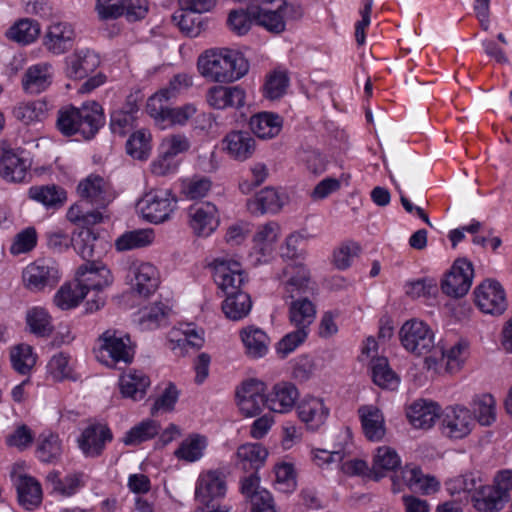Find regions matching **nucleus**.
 I'll return each instance as SVG.
<instances>
[{
  "label": "nucleus",
  "mask_w": 512,
  "mask_h": 512,
  "mask_svg": "<svg viewBox=\"0 0 512 512\" xmlns=\"http://www.w3.org/2000/svg\"><path fill=\"white\" fill-rule=\"evenodd\" d=\"M287 277L285 282V296L290 298L289 321L295 328L310 331V326L316 318V306L309 299L314 293L310 284L309 272L301 264L288 265L284 270Z\"/></svg>",
  "instance_id": "1"
},
{
  "label": "nucleus",
  "mask_w": 512,
  "mask_h": 512,
  "mask_svg": "<svg viewBox=\"0 0 512 512\" xmlns=\"http://www.w3.org/2000/svg\"><path fill=\"white\" fill-rule=\"evenodd\" d=\"M199 73L216 83H231L245 76L249 63L243 54L230 49H210L197 61Z\"/></svg>",
  "instance_id": "2"
},
{
  "label": "nucleus",
  "mask_w": 512,
  "mask_h": 512,
  "mask_svg": "<svg viewBox=\"0 0 512 512\" xmlns=\"http://www.w3.org/2000/svg\"><path fill=\"white\" fill-rule=\"evenodd\" d=\"M102 107L95 101L83 103L81 107L65 106L59 109L56 127L64 136L79 134L84 139L93 138L104 125Z\"/></svg>",
  "instance_id": "3"
},
{
  "label": "nucleus",
  "mask_w": 512,
  "mask_h": 512,
  "mask_svg": "<svg viewBox=\"0 0 512 512\" xmlns=\"http://www.w3.org/2000/svg\"><path fill=\"white\" fill-rule=\"evenodd\" d=\"M75 280L86 295L94 292V296L86 302L87 312H95L104 306L105 297L101 292L113 282V276L105 265L97 261H87L77 269Z\"/></svg>",
  "instance_id": "4"
},
{
  "label": "nucleus",
  "mask_w": 512,
  "mask_h": 512,
  "mask_svg": "<svg viewBox=\"0 0 512 512\" xmlns=\"http://www.w3.org/2000/svg\"><path fill=\"white\" fill-rule=\"evenodd\" d=\"M255 23L268 32L282 33L286 28L285 18L300 15V6L286 0H259L257 6L251 7Z\"/></svg>",
  "instance_id": "5"
},
{
  "label": "nucleus",
  "mask_w": 512,
  "mask_h": 512,
  "mask_svg": "<svg viewBox=\"0 0 512 512\" xmlns=\"http://www.w3.org/2000/svg\"><path fill=\"white\" fill-rule=\"evenodd\" d=\"M99 343L97 358L107 366L132 361L134 349L127 334L109 329L99 337Z\"/></svg>",
  "instance_id": "6"
},
{
  "label": "nucleus",
  "mask_w": 512,
  "mask_h": 512,
  "mask_svg": "<svg viewBox=\"0 0 512 512\" xmlns=\"http://www.w3.org/2000/svg\"><path fill=\"white\" fill-rule=\"evenodd\" d=\"M177 200L169 189L151 190L138 201L137 209L148 222L167 221L176 208Z\"/></svg>",
  "instance_id": "7"
},
{
  "label": "nucleus",
  "mask_w": 512,
  "mask_h": 512,
  "mask_svg": "<svg viewBox=\"0 0 512 512\" xmlns=\"http://www.w3.org/2000/svg\"><path fill=\"white\" fill-rule=\"evenodd\" d=\"M402 347L415 356L427 355L435 346V336L431 328L423 321L411 319L399 330Z\"/></svg>",
  "instance_id": "8"
},
{
  "label": "nucleus",
  "mask_w": 512,
  "mask_h": 512,
  "mask_svg": "<svg viewBox=\"0 0 512 512\" xmlns=\"http://www.w3.org/2000/svg\"><path fill=\"white\" fill-rule=\"evenodd\" d=\"M125 270L126 281L137 295L149 297L158 289L160 275L153 264L136 259L128 261Z\"/></svg>",
  "instance_id": "9"
},
{
  "label": "nucleus",
  "mask_w": 512,
  "mask_h": 512,
  "mask_svg": "<svg viewBox=\"0 0 512 512\" xmlns=\"http://www.w3.org/2000/svg\"><path fill=\"white\" fill-rule=\"evenodd\" d=\"M187 225L199 238L210 237L220 225L217 206L209 201L197 202L187 208Z\"/></svg>",
  "instance_id": "10"
},
{
  "label": "nucleus",
  "mask_w": 512,
  "mask_h": 512,
  "mask_svg": "<svg viewBox=\"0 0 512 512\" xmlns=\"http://www.w3.org/2000/svg\"><path fill=\"white\" fill-rule=\"evenodd\" d=\"M25 287L31 291L54 288L61 275L58 264L52 259H39L29 264L22 273Z\"/></svg>",
  "instance_id": "11"
},
{
  "label": "nucleus",
  "mask_w": 512,
  "mask_h": 512,
  "mask_svg": "<svg viewBox=\"0 0 512 512\" xmlns=\"http://www.w3.org/2000/svg\"><path fill=\"white\" fill-rule=\"evenodd\" d=\"M213 277L216 285L224 294L242 292L245 282L241 264L233 259L217 258L213 262Z\"/></svg>",
  "instance_id": "12"
},
{
  "label": "nucleus",
  "mask_w": 512,
  "mask_h": 512,
  "mask_svg": "<svg viewBox=\"0 0 512 512\" xmlns=\"http://www.w3.org/2000/svg\"><path fill=\"white\" fill-rule=\"evenodd\" d=\"M190 142L184 134H174L165 137L160 145V154L152 164V171L156 175H166L176 169L175 156L187 151Z\"/></svg>",
  "instance_id": "13"
},
{
  "label": "nucleus",
  "mask_w": 512,
  "mask_h": 512,
  "mask_svg": "<svg viewBox=\"0 0 512 512\" xmlns=\"http://www.w3.org/2000/svg\"><path fill=\"white\" fill-rule=\"evenodd\" d=\"M474 276L472 263L458 259L441 283L443 293L451 297H462L469 291Z\"/></svg>",
  "instance_id": "14"
},
{
  "label": "nucleus",
  "mask_w": 512,
  "mask_h": 512,
  "mask_svg": "<svg viewBox=\"0 0 512 512\" xmlns=\"http://www.w3.org/2000/svg\"><path fill=\"white\" fill-rule=\"evenodd\" d=\"M77 192L83 201L97 208L107 207L115 198L110 184L101 176L90 174L81 180Z\"/></svg>",
  "instance_id": "15"
},
{
  "label": "nucleus",
  "mask_w": 512,
  "mask_h": 512,
  "mask_svg": "<svg viewBox=\"0 0 512 512\" xmlns=\"http://www.w3.org/2000/svg\"><path fill=\"white\" fill-rule=\"evenodd\" d=\"M394 491H400L407 486L413 492L431 494L438 490L439 482L433 476L423 474L422 470L413 464L406 465L392 477Z\"/></svg>",
  "instance_id": "16"
},
{
  "label": "nucleus",
  "mask_w": 512,
  "mask_h": 512,
  "mask_svg": "<svg viewBox=\"0 0 512 512\" xmlns=\"http://www.w3.org/2000/svg\"><path fill=\"white\" fill-rule=\"evenodd\" d=\"M265 385L263 382L250 379L242 383L236 390L239 410L246 417H254L266 406Z\"/></svg>",
  "instance_id": "17"
},
{
  "label": "nucleus",
  "mask_w": 512,
  "mask_h": 512,
  "mask_svg": "<svg viewBox=\"0 0 512 512\" xmlns=\"http://www.w3.org/2000/svg\"><path fill=\"white\" fill-rule=\"evenodd\" d=\"M475 302L486 314L500 315L507 307L504 289L499 282L487 279L475 289Z\"/></svg>",
  "instance_id": "18"
},
{
  "label": "nucleus",
  "mask_w": 512,
  "mask_h": 512,
  "mask_svg": "<svg viewBox=\"0 0 512 512\" xmlns=\"http://www.w3.org/2000/svg\"><path fill=\"white\" fill-rule=\"evenodd\" d=\"M226 490L224 473L219 470H209L199 475L195 486V497L198 502L209 507L214 500L223 498Z\"/></svg>",
  "instance_id": "19"
},
{
  "label": "nucleus",
  "mask_w": 512,
  "mask_h": 512,
  "mask_svg": "<svg viewBox=\"0 0 512 512\" xmlns=\"http://www.w3.org/2000/svg\"><path fill=\"white\" fill-rule=\"evenodd\" d=\"M112 439L111 429L107 425L96 423L87 426L82 431L77 439V444L85 457L95 458L103 453L106 444Z\"/></svg>",
  "instance_id": "20"
},
{
  "label": "nucleus",
  "mask_w": 512,
  "mask_h": 512,
  "mask_svg": "<svg viewBox=\"0 0 512 512\" xmlns=\"http://www.w3.org/2000/svg\"><path fill=\"white\" fill-rule=\"evenodd\" d=\"M298 418L310 431H318L327 421L330 408L320 397L307 395L296 406Z\"/></svg>",
  "instance_id": "21"
},
{
  "label": "nucleus",
  "mask_w": 512,
  "mask_h": 512,
  "mask_svg": "<svg viewBox=\"0 0 512 512\" xmlns=\"http://www.w3.org/2000/svg\"><path fill=\"white\" fill-rule=\"evenodd\" d=\"M207 104L216 110L240 109L246 101L245 90L240 86H212L205 95Z\"/></svg>",
  "instance_id": "22"
},
{
  "label": "nucleus",
  "mask_w": 512,
  "mask_h": 512,
  "mask_svg": "<svg viewBox=\"0 0 512 512\" xmlns=\"http://www.w3.org/2000/svg\"><path fill=\"white\" fill-rule=\"evenodd\" d=\"M443 432L450 438L461 439L467 436L474 426V418L468 408L448 407L442 420Z\"/></svg>",
  "instance_id": "23"
},
{
  "label": "nucleus",
  "mask_w": 512,
  "mask_h": 512,
  "mask_svg": "<svg viewBox=\"0 0 512 512\" xmlns=\"http://www.w3.org/2000/svg\"><path fill=\"white\" fill-rule=\"evenodd\" d=\"M75 39V31L67 22H54L49 25L44 36L45 48L54 55H61L70 50Z\"/></svg>",
  "instance_id": "24"
},
{
  "label": "nucleus",
  "mask_w": 512,
  "mask_h": 512,
  "mask_svg": "<svg viewBox=\"0 0 512 512\" xmlns=\"http://www.w3.org/2000/svg\"><path fill=\"white\" fill-rule=\"evenodd\" d=\"M65 65L67 77L84 79L100 65V58L90 49H80L65 58Z\"/></svg>",
  "instance_id": "25"
},
{
  "label": "nucleus",
  "mask_w": 512,
  "mask_h": 512,
  "mask_svg": "<svg viewBox=\"0 0 512 512\" xmlns=\"http://www.w3.org/2000/svg\"><path fill=\"white\" fill-rule=\"evenodd\" d=\"M299 398L298 388L291 382L276 383L266 395V407L276 413H288Z\"/></svg>",
  "instance_id": "26"
},
{
  "label": "nucleus",
  "mask_w": 512,
  "mask_h": 512,
  "mask_svg": "<svg viewBox=\"0 0 512 512\" xmlns=\"http://www.w3.org/2000/svg\"><path fill=\"white\" fill-rule=\"evenodd\" d=\"M53 74V66L49 62L31 65L22 76V87L28 94H40L52 84Z\"/></svg>",
  "instance_id": "27"
},
{
  "label": "nucleus",
  "mask_w": 512,
  "mask_h": 512,
  "mask_svg": "<svg viewBox=\"0 0 512 512\" xmlns=\"http://www.w3.org/2000/svg\"><path fill=\"white\" fill-rule=\"evenodd\" d=\"M29 167L30 162L22 155V152L10 148L0 149V175L5 180L10 182L23 181Z\"/></svg>",
  "instance_id": "28"
},
{
  "label": "nucleus",
  "mask_w": 512,
  "mask_h": 512,
  "mask_svg": "<svg viewBox=\"0 0 512 512\" xmlns=\"http://www.w3.org/2000/svg\"><path fill=\"white\" fill-rule=\"evenodd\" d=\"M204 343L203 332L194 324H185L169 334V346L178 355H184L188 348H200Z\"/></svg>",
  "instance_id": "29"
},
{
  "label": "nucleus",
  "mask_w": 512,
  "mask_h": 512,
  "mask_svg": "<svg viewBox=\"0 0 512 512\" xmlns=\"http://www.w3.org/2000/svg\"><path fill=\"white\" fill-rule=\"evenodd\" d=\"M14 486L19 504L26 510H34L42 502L41 484L32 476L21 474L15 477Z\"/></svg>",
  "instance_id": "30"
},
{
  "label": "nucleus",
  "mask_w": 512,
  "mask_h": 512,
  "mask_svg": "<svg viewBox=\"0 0 512 512\" xmlns=\"http://www.w3.org/2000/svg\"><path fill=\"white\" fill-rule=\"evenodd\" d=\"M362 430L370 441L383 439L386 429L382 411L374 405H363L358 409Z\"/></svg>",
  "instance_id": "31"
},
{
  "label": "nucleus",
  "mask_w": 512,
  "mask_h": 512,
  "mask_svg": "<svg viewBox=\"0 0 512 512\" xmlns=\"http://www.w3.org/2000/svg\"><path fill=\"white\" fill-rule=\"evenodd\" d=\"M223 145L228 155L238 161L250 158L256 148V142L250 133L245 131H232L223 139Z\"/></svg>",
  "instance_id": "32"
},
{
  "label": "nucleus",
  "mask_w": 512,
  "mask_h": 512,
  "mask_svg": "<svg viewBox=\"0 0 512 512\" xmlns=\"http://www.w3.org/2000/svg\"><path fill=\"white\" fill-rule=\"evenodd\" d=\"M279 236V226L275 222H269L259 228L254 236L255 246L251 254L256 263L266 262L273 252V244Z\"/></svg>",
  "instance_id": "33"
},
{
  "label": "nucleus",
  "mask_w": 512,
  "mask_h": 512,
  "mask_svg": "<svg viewBox=\"0 0 512 512\" xmlns=\"http://www.w3.org/2000/svg\"><path fill=\"white\" fill-rule=\"evenodd\" d=\"M472 502L473 507L479 512H498L508 501L493 484H480L472 495Z\"/></svg>",
  "instance_id": "34"
},
{
  "label": "nucleus",
  "mask_w": 512,
  "mask_h": 512,
  "mask_svg": "<svg viewBox=\"0 0 512 512\" xmlns=\"http://www.w3.org/2000/svg\"><path fill=\"white\" fill-rule=\"evenodd\" d=\"M439 407L433 402L417 400L407 409L409 422L418 429H428L433 426L438 417Z\"/></svg>",
  "instance_id": "35"
},
{
  "label": "nucleus",
  "mask_w": 512,
  "mask_h": 512,
  "mask_svg": "<svg viewBox=\"0 0 512 512\" xmlns=\"http://www.w3.org/2000/svg\"><path fill=\"white\" fill-rule=\"evenodd\" d=\"M282 119L273 112H260L250 118L251 131L260 139H271L282 129Z\"/></svg>",
  "instance_id": "36"
},
{
  "label": "nucleus",
  "mask_w": 512,
  "mask_h": 512,
  "mask_svg": "<svg viewBox=\"0 0 512 512\" xmlns=\"http://www.w3.org/2000/svg\"><path fill=\"white\" fill-rule=\"evenodd\" d=\"M119 386L123 397L138 401L144 398L150 379L142 371H129L120 377Z\"/></svg>",
  "instance_id": "37"
},
{
  "label": "nucleus",
  "mask_w": 512,
  "mask_h": 512,
  "mask_svg": "<svg viewBox=\"0 0 512 512\" xmlns=\"http://www.w3.org/2000/svg\"><path fill=\"white\" fill-rule=\"evenodd\" d=\"M240 337L244 344L246 354L258 359L265 356L269 348V337L260 328L248 326L240 331Z\"/></svg>",
  "instance_id": "38"
},
{
  "label": "nucleus",
  "mask_w": 512,
  "mask_h": 512,
  "mask_svg": "<svg viewBox=\"0 0 512 512\" xmlns=\"http://www.w3.org/2000/svg\"><path fill=\"white\" fill-rule=\"evenodd\" d=\"M283 204V197L275 189L265 188L248 200L247 207L252 214L262 215L279 212Z\"/></svg>",
  "instance_id": "39"
},
{
  "label": "nucleus",
  "mask_w": 512,
  "mask_h": 512,
  "mask_svg": "<svg viewBox=\"0 0 512 512\" xmlns=\"http://www.w3.org/2000/svg\"><path fill=\"white\" fill-rule=\"evenodd\" d=\"M138 112V106L130 101L124 108L112 112L110 119L112 133L125 136L132 131L136 127Z\"/></svg>",
  "instance_id": "40"
},
{
  "label": "nucleus",
  "mask_w": 512,
  "mask_h": 512,
  "mask_svg": "<svg viewBox=\"0 0 512 512\" xmlns=\"http://www.w3.org/2000/svg\"><path fill=\"white\" fill-rule=\"evenodd\" d=\"M29 197L46 208H59L67 199L65 190L55 184L32 186Z\"/></svg>",
  "instance_id": "41"
},
{
  "label": "nucleus",
  "mask_w": 512,
  "mask_h": 512,
  "mask_svg": "<svg viewBox=\"0 0 512 512\" xmlns=\"http://www.w3.org/2000/svg\"><path fill=\"white\" fill-rule=\"evenodd\" d=\"M207 445L208 441L205 436L192 434L181 442L179 447L175 450L174 455L179 460L193 463L204 456Z\"/></svg>",
  "instance_id": "42"
},
{
  "label": "nucleus",
  "mask_w": 512,
  "mask_h": 512,
  "mask_svg": "<svg viewBox=\"0 0 512 512\" xmlns=\"http://www.w3.org/2000/svg\"><path fill=\"white\" fill-rule=\"evenodd\" d=\"M225 295L222 310L227 318L238 321L248 316L252 308V301L248 293L242 291Z\"/></svg>",
  "instance_id": "43"
},
{
  "label": "nucleus",
  "mask_w": 512,
  "mask_h": 512,
  "mask_svg": "<svg viewBox=\"0 0 512 512\" xmlns=\"http://www.w3.org/2000/svg\"><path fill=\"white\" fill-rule=\"evenodd\" d=\"M238 465L243 470H258L265 462L268 452L258 443L241 445L237 450Z\"/></svg>",
  "instance_id": "44"
},
{
  "label": "nucleus",
  "mask_w": 512,
  "mask_h": 512,
  "mask_svg": "<svg viewBox=\"0 0 512 512\" xmlns=\"http://www.w3.org/2000/svg\"><path fill=\"white\" fill-rule=\"evenodd\" d=\"M40 24L38 21L23 18L14 23L6 32L8 39L22 45H28L37 40L40 35Z\"/></svg>",
  "instance_id": "45"
},
{
  "label": "nucleus",
  "mask_w": 512,
  "mask_h": 512,
  "mask_svg": "<svg viewBox=\"0 0 512 512\" xmlns=\"http://www.w3.org/2000/svg\"><path fill=\"white\" fill-rule=\"evenodd\" d=\"M170 309L161 302H155L142 308L136 321L142 330H153L160 327L168 316Z\"/></svg>",
  "instance_id": "46"
},
{
  "label": "nucleus",
  "mask_w": 512,
  "mask_h": 512,
  "mask_svg": "<svg viewBox=\"0 0 512 512\" xmlns=\"http://www.w3.org/2000/svg\"><path fill=\"white\" fill-rule=\"evenodd\" d=\"M47 371L56 381H76L79 376L74 371V363L69 354L59 352L54 354L47 364Z\"/></svg>",
  "instance_id": "47"
},
{
  "label": "nucleus",
  "mask_w": 512,
  "mask_h": 512,
  "mask_svg": "<svg viewBox=\"0 0 512 512\" xmlns=\"http://www.w3.org/2000/svg\"><path fill=\"white\" fill-rule=\"evenodd\" d=\"M373 382L384 389L395 390L399 385V377L389 366L385 357H377L371 360Z\"/></svg>",
  "instance_id": "48"
},
{
  "label": "nucleus",
  "mask_w": 512,
  "mask_h": 512,
  "mask_svg": "<svg viewBox=\"0 0 512 512\" xmlns=\"http://www.w3.org/2000/svg\"><path fill=\"white\" fill-rule=\"evenodd\" d=\"M154 239L155 234L152 229H137L119 236L115 241V246L118 251H128L149 246Z\"/></svg>",
  "instance_id": "49"
},
{
  "label": "nucleus",
  "mask_w": 512,
  "mask_h": 512,
  "mask_svg": "<svg viewBox=\"0 0 512 512\" xmlns=\"http://www.w3.org/2000/svg\"><path fill=\"white\" fill-rule=\"evenodd\" d=\"M62 454V443L58 435L43 433L38 438L37 458L43 463H55Z\"/></svg>",
  "instance_id": "50"
},
{
  "label": "nucleus",
  "mask_w": 512,
  "mask_h": 512,
  "mask_svg": "<svg viewBox=\"0 0 512 512\" xmlns=\"http://www.w3.org/2000/svg\"><path fill=\"white\" fill-rule=\"evenodd\" d=\"M160 431V425L153 419H145L129 429L122 442L127 446H136L154 438Z\"/></svg>",
  "instance_id": "51"
},
{
  "label": "nucleus",
  "mask_w": 512,
  "mask_h": 512,
  "mask_svg": "<svg viewBox=\"0 0 512 512\" xmlns=\"http://www.w3.org/2000/svg\"><path fill=\"white\" fill-rule=\"evenodd\" d=\"M172 98L162 88L151 95L146 104L147 113L154 119L155 123L165 128L166 114L169 113L171 106L169 101Z\"/></svg>",
  "instance_id": "52"
},
{
  "label": "nucleus",
  "mask_w": 512,
  "mask_h": 512,
  "mask_svg": "<svg viewBox=\"0 0 512 512\" xmlns=\"http://www.w3.org/2000/svg\"><path fill=\"white\" fill-rule=\"evenodd\" d=\"M47 480L52 484L53 490L63 496H72L83 486V474H68L63 479L59 477L58 472H51L47 475Z\"/></svg>",
  "instance_id": "53"
},
{
  "label": "nucleus",
  "mask_w": 512,
  "mask_h": 512,
  "mask_svg": "<svg viewBox=\"0 0 512 512\" xmlns=\"http://www.w3.org/2000/svg\"><path fill=\"white\" fill-rule=\"evenodd\" d=\"M475 418L482 426H490L496 421V402L491 394H481L473 400Z\"/></svg>",
  "instance_id": "54"
},
{
  "label": "nucleus",
  "mask_w": 512,
  "mask_h": 512,
  "mask_svg": "<svg viewBox=\"0 0 512 512\" xmlns=\"http://www.w3.org/2000/svg\"><path fill=\"white\" fill-rule=\"evenodd\" d=\"M46 113L47 105L40 100L20 103L13 110L14 117L24 124L42 121Z\"/></svg>",
  "instance_id": "55"
},
{
  "label": "nucleus",
  "mask_w": 512,
  "mask_h": 512,
  "mask_svg": "<svg viewBox=\"0 0 512 512\" xmlns=\"http://www.w3.org/2000/svg\"><path fill=\"white\" fill-rule=\"evenodd\" d=\"M85 291L75 283L64 284L54 296V303L62 310L75 308L85 298Z\"/></svg>",
  "instance_id": "56"
},
{
  "label": "nucleus",
  "mask_w": 512,
  "mask_h": 512,
  "mask_svg": "<svg viewBox=\"0 0 512 512\" xmlns=\"http://www.w3.org/2000/svg\"><path fill=\"white\" fill-rule=\"evenodd\" d=\"M172 20L188 37H197L204 29L203 17L189 11H175Z\"/></svg>",
  "instance_id": "57"
},
{
  "label": "nucleus",
  "mask_w": 512,
  "mask_h": 512,
  "mask_svg": "<svg viewBox=\"0 0 512 512\" xmlns=\"http://www.w3.org/2000/svg\"><path fill=\"white\" fill-rule=\"evenodd\" d=\"M10 361L13 369L22 375L28 374L36 363L31 346L19 344L11 349Z\"/></svg>",
  "instance_id": "58"
},
{
  "label": "nucleus",
  "mask_w": 512,
  "mask_h": 512,
  "mask_svg": "<svg viewBox=\"0 0 512 512\" xmlns=\"http://www.w3.org/2000/svg\"><path fill=\"white\" fill-rule=\"evenodd\" d=\"M289 86V77L285 71L274 70L266 76L263 95L269 100L281 98Z\"/></svg>",
  "instance_id": "59"
},
{
  "label": "nucleus",
  "mask_w": 512,
  "mask_h": 512,
  "mask_svg": "<svg viewBox=\"0 0 512 512\" xmlns=\"http://www.w3.org/2000/svg\"><path fill=\"white\" fill-rule=\"evenodd\" d=\"M198 107L195 103L189 102L180 106L171 107L168 114H166L165 118V127L166 126H186L193 119L198 117L200 114L198 113Z\"/></svg>",
  "instance_id": "60"
},
{
  "label": "nucleus",
  "mask_w": 512,
  "mask_h": 512,
  "mask_svg": "<svg viewBox=\"0 0 512 512\" xmlns=\"http://www.w3.org/2000/svg\"><path fill=\"white\" fill-rule=\"evenodd\" d=\"M26 322L30 331L38 336H47L52 332L51 318L43 308L34 307L28 310Z\"/></svg>",
  "instance_id": "61"
},
{
  "label": "nucleus",
  "mask_w": 512,
  "mask_h": 512,
  "mask_svg": "<svg viewBox=\"0 0 512 512\" xmlns=\"http://www.w3.org/2000/svg\"><path fill=\"white\" fill-rule=\"evenodd\" d=\"M98 240L97 235L90 229H82L72 240L74 250L82 259L91 261L95 256V246Z\"/></svg>",
  "instance_id": "62"
},
{
  "label": "nucleus",
  "mask_w": 512,
  "mask_h": 512,
  "mask_svg": "<svg viewBox=\"0 0 512 512\" xmlns=\"http://www.w3.org/2000/svg\"><path fill=\"white\" fill-rule=\"evenodd\" d=\"M150 133L145 129L134 132L126 143L127 153L135 159H145L150 150Z\"/></svg>",
  "instance_id": "63"
},
{
  "label": "nucleus",
  "mask_w": 512,
  "mask_h": 512,
  "mask_svg": "<svg viewBox=\"0 0 512 512\" xmlns=\"http://www.w3.org/2000/svg\"><path fill=\"white\" fill-rule=\"evenodd\" d=\"M275 487L283 493H290L296 488L294 467L289 463L275 466Z\"/></svg>",
  "instance_id": "64"
}]
</instances>
